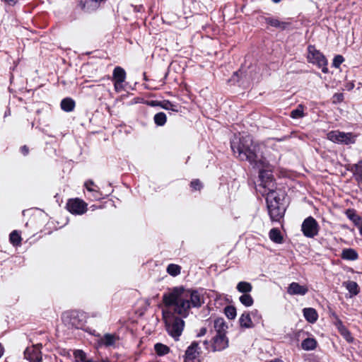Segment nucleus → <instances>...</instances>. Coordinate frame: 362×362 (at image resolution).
<instances>
[{
  "instance_id": "0eeeda50",
  "label": "nucleus",
  "mask_w": 362,
  "mask_h": 362,
  "mask_svg": "<svg viewBox=\"0 0 362 362\" xmlns=\"http://www.w3.org/2000/svg\"><path fill=\"white\" fill-rule=\"evenodd\" d=\"M201 354L199 343L193 341L185 351V362H200L198 358Z\"/></svg>"
},
{
  "instance_id": "ea45409f",
  "label": "nucleus",
  "mask_w": 362,
  "mask_h": 362,
  "mask_svg": "<svg viewBox=\"0 0 362 362\" xmlns=\"http://www.w3.org/2000/svg\"><path fill=\"white\" fill-rule=\"evenodd\" d=\"M93 185H94V183L92 180H88L85 183L86 188L87 189V190H88L90 192L96 191L95 189L91 187V186H93Z\"/></svg>"
},
{
  "instance_id": "dca6fc26",
  "label": "nucleus",
  "mask_w": 362,
  "mask_h": 362,
  "mask_svg": "<svg viewBox=\"0 0 362 362\" xmlns=\"http://www.w3.org/2000/svg\"><path fill=\"white\" fill-rule=\"evenodd\" d=\"M239 323L241 327L252 328L255 326V323L252 320L250 313H243L239 318Z\"/></svg>"
},
{
  "instance_id": "c756f323",
  "label": "nucleus",
  "mask_w": 362,
  "mask_h": 362,
  "mask_svg": "<svg viewBox=\"0 0 362 362\" xmlns=\"http://www.w3.org/2000/svg\"><path fill=\"white\" fill-rule=\"evenodd\" d=\"M153 119L155 123L158 126H163L167 121V117L164 112L156 114Z\"/></svg>"
},
{
  "instance_id": "72a5a7b5",
  "label": "nucleus",
  "mask_w": 362,
  "mask_h": 362,
  "mask_svg": "<svg viewBox=\"0 0 362 362\" xmlns=\"http://www.w3.org/2000/svg\"><path fill=\"white\" fill-rule=\"evenodd\" d=\"M224 313L228 319L233 320L236 317V309L233 306H226Z\"/></svg>"
},
{
  "instance_id": "a19ab883",
  "label": "nucleus",
  "mask_w": 362,
  "mask_h": 362,
  "mask_svg": "<svg viewBox=\"0 0 362 362\" xmlns=\"http://www.w3.org/2000/svg\"><path fill=\"white\" fill-rule=\"evenodd\" d=\"M114 86L116 91H119L123 88L122 83L123 82H118V81H114Z\"/></svg>"
},
{
  "instance_id": "f8f14e48",
  "label": "nucleus",
  "mask_w": 362,
  "mask_h": 362,
  "mask_svg": "<svg viewBox=\"0 0 362 362\" xmlns=\"http://www.w3.org/2000/svg\"><path fill=\"white\" fill-rule=\"evenodd\" d=\"M119 341V337L117 334L107 333L99 340L98 344L105 346H114Z\"/></svg>"
},
{
  "instance_id": "412c9836",
  "label": "nucleus",
  "mask_w": 362,
  "mask_h": 362,
  "mask_svg": "<svg viewBox=\"0 0 362 362\" xmlns=\"http://www.w3.org/2000/svg\"><path fill=\"white\" fill-rule=\"evenodd\" d=\"M126 78V72L124 69L117 66L113 71L114 81L124 82Z\"/></svg>"
},
{
  "instance_id": "5701e85b",
  "label": "nucleus",
  "mask_w": 362,
  "mask_h": 362,
  "mask_svg": "<svg viewBox=\"0 0 362 362\" xmlns=\"http://www.w3.org/2000/svg\"><path fill=\"white\" fill-rule=\"evenodd\" d=\"M301 346L306 351L313 350L317 346V341L313 338H307L302 341Z\"/></svg>"
},
{
  "instance_id": "49530a36",
  "label": "nucleus",
  "mask_w": 362,
  "mask_h": 362,
  "mask_svg": "<svg viewBox=\"0 0 362 362\" xmlns=\"http://www.w3.org/2000/svg\"><path fill=\"white\" fill-rule=\"evenodd\" d=\"M356 227L358 228L361 235H362V221L356 226Z\"/></svg>"
},
{
  "instance_id": "6e6552de",
  "label": "nucleus",
  "mask_w": 362,
  "mask_h": 362,
  "mask_svg": "<svg viewBox=\"0 0 362 362\" xmlns=\"http://www.w3.org/2000/svg\"><path fill=\"white\" fill-rule=\"evenodd\" d=\"M66 207L69 211L74 214H83L86 211V203L79 199H70Z\"/></svg>"
},
{
  "instance_id": "9d476101",
  "label": "nucleus",
  "mask_w": 362,
  "mask_h": 362,
  "mask_svg": "<svg viewBox=\"0 0 362 362\" xmlns=\"http://www.w3.org/2000/svg\"><path fill=\"white\" fill-rule=\"evenodd\" d=\"M258 192L263 196H266V201L267 205L269 204H274L275 202L279 204L280 198L278 197L276 192L274 190V186L270 188L257 189Z\"/></svg>"
},
{
  "instance_id": "a878e982",
  "label": "nucleus",
  "mask_w": 362,
  "mask_h": 362,
  "mask_svg": "<svg viewBox=\"0 0 362 362\" xmlns=\"http://www.w3.org/2000/svg\"><path fill=\"white\" fill-rule=\"evenodd\" d=\"M269 238L273 242L276 243H281L282 242V236L281 235V232L277 228H272L269 231Z\"/></svg>"
},
{
  "instance_id": "7ed1b4c3",
  "label": "nucleus",
  "mask_w": 362,
  "mask_h": 362,
  "mask_svg": "<svg viewBox=\"0 0 362 362\" xmlns=\"http://www.w3.org/2000/svg\"><path fill=\"white\" fill-rule=\"evenodd\" d=\"M163 317L168 333L175 340H178L185 327L182 317L175 316L171 310H163Z\"/></svg>"
},
{
  "instance_id": "b1692460",
  "label": "nucleus",
  "mask_w": 362,
  "mask_h": 362,
  "mask_svg": "<svg viewBox=\"0 0 362 362\" xmlns=\"http://www.w3.org/2000/svg\"><path fill=\"white\" fill-rule=\"evenodd\" d=\"M75 102L70 98H64L61 102V107L64 111L71 112L74 109Z\"/></svg>"
},
{
  "instance_id": "c9c22d12",
  "label": "nucleus",
  "mask_w": 362,
  "mask_h": 362,
  "mask_svg": "<svg viewBox=\"0 0 362 362\" xmlns=\"http://www.w3.org/2000/svg\"><path fill=\"white\" fill-rule=\"evenodd\" d=\"M344 57L341 55H337L333 60L332 65L336 67L339 68L340 65L344 62Z\"/></svg>"
},
{
  "instance_id": "79ce46f5",
  "label": "nucleus",
  "mask_w": 362,
  "mask_h": 362,
  "mask_svg": "<svg viewBox=\"0 0 362 362\" xmlns=\"http://www.w3.org/2000/svg\"><path fill=\"white\" fill-rule=\"evenodd\" d=\"M333 98H334V101H338V102H340L343 100V95L341 94V93H336L333 96Z\"/></svg>"
},
{
  "instance_id": "7c9ffc66",
  "label": "nucleus",
  "mask_w": 362,
  "mask_h": 362,
  "mask_svg": "<svg viewBox=\"0 0 362 362\" xmlns=\"http://www.w3.org/2000/svg\"><path fill=\"white\" fill-rule=\"evenodd\" d=\"M11 243L15 245L18 246L21 245V237L19 233L16 230H13L9 237Z\"/></svg>"
},
{
  "instance_id": "4468645a",
  "label": "nucleus",
  "mask_w": 362,
  "mask_h": 362,
  "mask_svg": "<svg viewBox=\"0 0 362 362\" xmlns=\"http://www.w3.org/2000/svg\"><path fill=\"white\" fill-rule=\"evenodd\" d=\"M308 291V288L305 286H301L298 283L293 282L288 287L287 292L290 295H305Z\"/></svg>"
},
{
  "instance_id": "f3484780",
  "label": "nucleus",
  "mask_w": 362,
  "mask_h": 362,
  "mask_svg": "<svg viewBox=\"0 0 362 362\" xmlns=\"http://www.w3.org/2000/svg\"><path fill=\"white\" fill-rule=\"evenodd\" d=\"M214 327L216 332V334H226L228 325L223 318L216 319L214 320Z\"/></svg>"
},
{
  "instance_id": "f03ea898",
  "label": "nucleus",
  "mask_w": 362,
  "mask_h": 362,
  "mask_svg": "<svg viewBox=\"0 0 362 362\" xmlns=\"http://www.w3.org/2000/svg\"><path fill=\"white\" fill-rule=\"evenodd\" d=\"M165 310H171L173 314L187 317L192 308H199L204 303V297L196 290L175 287L163 296Z\"/></svg>"
},
{
  "instance_id": "4c0bfd02",
  "label": "nucleus",
  "mask_w": 362,
  "mask_h": 362,
  "mask_svg": "<svg viewBox=\"0 0 362 362\" xmlns=\"http://www.w3.org/2000/svg\"><path fill=\"white\" fill-rule=\"evenodd\" d=\"M354 170L356 175L362 176V159L354 165Z\"/></svg>"
},
{
  "instance_id": "39448f33",
  "label": "nucleus",
  "mask_w": 362,
  "mask_h": 362,
  "mask_svg": "<svg viewBox=\"0 0 362 362\" xmlns=\"http://www.w3.org/2000/svg\"><path fill=\"white\" fill-rule=\"evenodd\" d=\"M327 139L332 142L346 145L356 141V136L352 133H345L338 130L329 132L327 134Z\"/></svg>"
},
{
  "instance_id": "9b49d317",
  "label": "nucleus",
  "mask_w": 362,
  "mask_h": 362,
  "mask_svg": "<svg viewBox=\"0 0 362 362\" xmlns=\"http://www.w3.org/2000/svg\"><path fill=\"white\" fill-rule=\"evenodd\" d=\"M228 346V340L226 334H216L213 338V351H220L226 349Z\"/></svg>"
},
{
  "instance_id": "37998d69",
  "label": "nucleus",
  "mask_w": 362,
  "mask_h": 362,
  "mask_svg": "<svg viewBox=\"0 0 362 362\" xmlns=\"http://www.w3.org/2000/svg\"><path fill=\"white\" fill-rule=\"evenodd\" d=\"M21 150L22 153L25 156L28 153V148L26 146H22Z\"/></svg>"
},
{
  "instance_id": "cd10ccee",
  "label": "nucleus",
  "mask_w": 362,
  "mask_h": 362,
  "mask_svg": "<svg viewBox=\"0 0 362 362\" xmlns=\"http://www.w3.org/2000/svg\"><path fill=\"white\" fill-rule=\"evenodd\" d=\"M239 300L240 303L246 307L252 305L254 300L249 293L243 294L240 296Z\"/></svg>"
},
{
  "instance_id": "de8ad7c7",
  "label": "nucleus",
  "mask_w": 362,
  "mask_h": 362,
  "mask_svg": "<svg viewBox=\"0 0 362 362\" xmlns=\"http://www.w3.org/2000/svg\"><path fill=\"white\" fill-rule=\"evenodd\" d=\"M4 354V348L3 346L0 344V358L3 356Z\"/></svg>"
},
{
  "instance_id": "09e8293b",
  "label": "nucleus",
  "mask_w": 362,
  "mask_h": 362,
  "mask_svg": "<svg viewBox=\"0 0 362 362\" xmlns=\"http://www.w3.org/2000/svg\"><path fill=\"white\" fill-rule=\"evenodd\" d=\"M281 1V0H272V1L276 4L280 2Z\"/></svg>"
},
{
  "instance_id": "8fccbe9b",
  "label": "nucleus",
  "mask_w": 362,
  "mask_h": 362,
  "mask_svg": "<svg viewBox=\"0 0 362 362\" xmlns=\"http://www.w3.org/2000/svg\"><path fill=\"white\" fill-rule=\"evenodd\" d=\"M206 344H207V341H204L203 342V344H204V345H206Z\"/></svg>"
},
{
  "instance_id": "2f4dec72",
  "label": "nucleus",
  "mask_w": 362,
  "mask_h": 362,
  "mask_svg": "<svg viewBox=\"0 0 362 362\" xmlns=\"http://www.w3.org/2000/svg\"><path fill=\"white\" fill-rule=\"evenodd\" d=\"M181 267L177 264H170L167 267V272L171 276H175L180 273Z\"/></svg>"
},
{
  "instance_id": "f704fd0d",
  "label": "nucleus",
  "mask_w": 362,
  "mask_h": 362,
  "mask_svg": "<svg viewBox=\"0 0 362 362\" xmlns=\"http://www.w3.org/2000/svg\"><path fill=\"white\" fill-rule=\"evenodd\" d=\"M339 331L341 335L346 339V341L349 342L352 341L353 337L347 329H346L344 327H342L339 329Z\"/></svg>"
},
{
  "instance_id": "20e7f679",
  "label": "nucleus",
  "mask_w": 362,
  "mask_h": 362,
  "mask_svg": "<svg viewBox=\"0 0 362 362\" xmlns=\"http://www.w3.org/2000/svg\"><path fill=\"white\" fill-rule=\"evenodd\" d=\"M308 62L316 64L319 68H321L322 72L327 73V61L325 56L320 51L317 50L313 45L308 46Z\"/></svg>"
},
{
  "instance_id": "423d86ee",
  "label": "nucleus",
  "mask_w": 362,
  "mask_h": 362,
  "mask_svg": "<svg viewBox=\"0 0 362 362\" xmlns=\"http://www.w3.org/2000/svg\"><path fill=\"white\" fill-rule=\"evenodd\" d=\"M301 228L303 235L307 238L315 237L319 230L318 223L312 216H309L303 221Z\"/></svg>"
},
{
  "instance_id": "ddd939ff",
  "label": "nucleus",
  "mask_w": 362,
  "mask_h": 362,
  "mask_svg": "<svg viewBox=\"0 0 362 362\" xmlns=\"http://www.w3.org/2000/svg\"><path fill=\"white\" fill-rule=\"evenodd\" d=\"M267 209L272 221H278L283 217L284 212L278 203L275 202L274 204H269Z\"/></svg>"
},
{
  "instance_id": "6ab92c4d",
  "label": "nucleus",
  "mask_w": 362,
  "mask_h": 362,
  "mask_svg": "<svg viewBox=\"0 0 362 362\" xmlns=\"http://www.w3.org/2000/svg\"><path fill=\"white\" fill-rule=\"evenodd\" d=\"M341 257L346 260H356L358 257V253L354 249L349 248L342 250Z\"/></svg>"
},
{
  "instance_id": "a211bd4d",
  "label": "nucleus",
  "mask_w": 362,
  "mask_h": 362,
  "mask_svg": "<svg viewBox=\"0 0 362 362\" xmlns=\"http://www.w3.org/2000/svg\"><path fill=\"white\" fill-rule=\"evenodd\" d=\"M305 318L310 323H314L317 320V313L314 308H308L303 309Z\"/></svg>"
},
{
  "instance_id": "a18cd8bd",
  "label": "nucleus",
  "mask_w": 362,
  "mask_h": 362,
  "mask_svg": "<svg viewBox=\"0 0 362 362\" xmlns=\"http://www.w3.org/2000/svg\"><path fill=\"white\" fill-rule=\"evenodd\" d=\"M5 1L11 5H13L18 1V0H5Z\"/></svg>"
},
{
  "instance_id": "1a4fd4ad",
  "label": "nucleus",
  "mask_w": 362,
  "mask_h": 362,
  "mask_svg": "<svg viewBox=\"0 0 362 362\" xmlns=\"http://www.w3.org/2000/svg\"><path fill=\"white\" fill-rule=\"evenodd\" d=\"M40 347L41 345L37 344L33 347L27 348L24 351L25 358L30 362H41L42 355Z\"/></svg>"
},
{
  "instance_id": "4be33fe9",
  "label": "nucleus",
  "mask_w": 362,
  "mask_h": 362,
  "mask_svg": "<svg viewBox=\"0 0 362 362\" xmlns=\"http://www.w3.org/2000/svg\"><path fill=\"white\" fill-rule=\"evenodd\" d=\"M343 286H344L349 293L353 295L356 296L359 292L358 286L356 282L353 281H347L343 282Z\"/></svg>"
},
{
  "instance_id": "bb28decb",
  "label": "nucleus",
  "mask_w": 362,
  "mask_h": 362,
  "mask_svg": "<svg viewBox=\"0 0 362 362\" xmlns=\"http://www.w3.org/2000/svg\"><path fill=\"white\" fill-rule=\"evenodd\" d=\"M156 354L159 356H163L169 353L170 348L161 343H157L154 346Z\"/></svg>"
},
{
  "instance_id": "c85d7f7f",
  "label": "nucleus",
  "mask_w": 362,
  "mask_h": 362,
  "mask_svg": "<svg viewBox=\"0 0 362 362\" xmlns=\"http://www.w3.org/2000/svg\"><path fill=\"white\" fill-rule=\"evenodd\" d=\"M291 117L293 119L302 118L304 117V107L299 105L296 109L291 112Z\"/></svg>"
},
{
  "instance_id": "f257e3e1",
  "label": "nucleus",
  "mask_w": 362,
  "mask_h": 362,
  "mask_svg": "<svg viewBox=\"0 0 362 362\" xmlns=\"http://www.w3.org/2000/svg\"><path fill=\"white\" fill-rule=\"evenodd\" d=\"M231 149L235 155L242 160L248 161L253 168L259 170V178L260 183L257 189H265L274 187L272 174V166L263 157L260 146L255 144L250 135L240 134L235 136L231 141Z\"/></svg>"
},
{
  "instance_id": "393cba45",
  "label": "nucleus",
  "mask_w": 362,
  "mask_h": 362,
  "mask_svg": "<svg viewBox=\"0 0 362 362\" xmlns=\"http://www.w3.org/2000/svg\"><path fill=\"white\" fill-rule=\"evenodd\" d=\"M237 290L244 294L250 293L252 289V286L247 281H240L237 284Z\"/></svg>"
},
{
  "instance_id": "aec40b11",
  "label": "nucleus",
  "mask_w": 362,
  "mask_h": 362,
  "mask_svg": "<svg viewBox=\"0 0 362 362\" xmlns=\"http://www.w3.org/2000/svg\"><path fill=\"white\" fill-rule=\"evenodd\" d=\"M151 104H152V105H158V106L161 107L162 108L167 110H172L174 112L178 111L177 106L176 105L172 103L169 100H163V101H160V102L153 101L151 103Z\"/></svg>"
},
{
  "instance_id": "2eb2a0df",
  "label": "nucleus",
  "mask_w": 362,
  "mask_h": 362,
  "mask_svg": "<svg viewBox=\"0 0 362 362\" xmlns=\"http://www.w3.org/2000/svg\"><path fill=\"white\" fill-rule=\"evenodd\" d=\"M264 20L268 25L281 30H285L289 25V23L282 21L274 17H267Z\"/></svg>"
},
{
  "instance_id": "473e14b6",
  "label": "nucleus",
  "mask_w": 362,
  "mask_h": 362,
  "mask_svg": "<svg viewBox=\"0 0 362 362\" xmlns=\"http://www.w3.org/2000/svg\"><path fill=\"white\" fill-rule=\"evenodd\" d=\"M346 215L348 218L353 221L356 226L362 221V218L356 214L353 211L348 210L346 211Z\"/></svg>"
},
{
  "instance_id": "e433bc0d",
  "label": "nucleus",
  "mask_w": 362,
  "mask_h": 362,
  "mask_svg": "<svg viewBox=\"0 0 362 362\" xmlns=\"http://www.w3.org/2000/svg\"><path fill=\"white\" fill-rule=\"evenodd\" d=\"M250 314L251 317H253L254 323L255 322H256V323L259 322L261 320V319H262V316L259 313V311L257 310H252Z\"/></svg>"
},
{
  "instance_id": "58836bf2",
  "label": "nucleus",
  "mask_w": 362,
  "mask_h": 362,
  "mask_svg": "<svg viewBox=\"0 0 362 362\" xmlns=\"http://www.w3.org/2000/svg\"><path fill=\"white\" fill-rule=\"evenodd\" d=\"M190 185L195 190H199L202 187V183L199 180L192 181Z\"/></svg>"
},
{
  "instance_id": "c03bdc74",
  "label": "nucleus",
  "mask_w": 362,
  "mask_h": 362,
  "mask_svg": "<svg viewBox=\"0 0 362 362\" xmlns=\"http://www.w3.org/2000/svg\"><path fill=\"white\" fill-rule=\"evenodd\" d=\"M206 328H202V329H200L199 333L197 334V336H198V337L203 336V335H204V334H206Z\"/></svg>"
}]
</instances>
